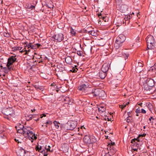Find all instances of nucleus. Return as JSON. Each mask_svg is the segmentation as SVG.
Instances as JSON below:
<instances>
[{
    "label": "nucleus",
    "instance_id": "1",
    "mask_svg": "<svg viewBox=\"0 0 156 156\" xmlns=\"http://www.w3.org/2000/svg\"><path fill=\"white\" fill-rule=\"evenodd\" d=\"M126 37L123 34H120L116 38L115 44V47L116 49L119 48L121 47L124 42L125 41Z\"/></svg>",
    "mask_w": 156,
    "mask_h": 156
},
{
    "label": "nucleus",
    "instance_id": "2",
    "mask_svg": "<svg viewBox=\"0 0 156 156\" xmlns=\"http://www.w3.org/2000/svg\"><path fill=\"white\" fill-rule=\"evenodd\" d=\"M96 141L95 136L93 135H85L83 138V141L86 144H93Z\"/></svg>",
    "mask_w": 156,
    "mask_h": 156
},
{
    "label": "nucleus",
    "instance_id": "3",
    "mask_svg": "<svg viewBox=\"0 0 156 156\" xmlns=\"http://www.w3.org/2000/svg\"><path fill=\"white\" fill-rule=\"evenodd\" d=\"M147 48L148 49H152L154 48V40L153 37L151 35H148L146 38Z\"/></svg>",
    "mask_w": 156,
    "mask_h": 156
},
{
    "label": "nucleus",
    "instance_id": "4",
    "mask_svg": "<svg viewBox=\"0 0 156 156\" xmlns=\"http://www.w3.org/2000/svg\"><path fill=\"white\" fill-rule=\"evenodd\" d=\"M77 125V123L76 122L73 121L68 122L65 124L64 126V129L65 130H73L74 129Z\"/></svg>",
    "mask_w": 156,
    "mask_h": 156
},
{
    "label": "nucleus",
    "instance_id": "5",
    "mask_svg": "<svg viewBox=\"0 0 156 156\" xmlns=\"http://www.w3.org/2000/svg\"><path fill=\"white\" fill-rule=\"evenodd\" d=\"M49 37H50L49 38V41H50V39L51 40H55L59 42L61 41L64 38L63 34L61 33L54 34L52 36H49Z\"/></svg>",
    "mask_w": 156,
    "mask_h": 156
},
{
    "label": "nucleus",
    "instance_id": "6",
    "mask_svg": "<svg viewBox=\"0 0 156 156\" xmlns=\"http://www.w3.org/2000/svg\"><path fill=\"white\" fill-rule=\"evenodd\" d=\"M144 90L146 91V92L147 94H153L156 92V89L153 87H150L147 86V85H144Z\"/></svg>",
    "mask_w": 156,
    "mask_h": 156
},
{
    "label": "nucleus",
    "instance_id": "7",
    "mask_svg": "<svg viewBox=\"0 0 156 156\" xmlns=\"http://www.w3.org/2000/svg\"><path fill=\"white\" fill-rule=\"evenodd\" d=\"M154 80L151 78H148L144 80V85H147L150 87H154Z\"/></svg>",
    "mask_w": 156,
    "mask_h": 156
},
{
    "label": "nucleus",
    "instance_id": "8",
    "mask_svg": "<svg viewBox=\"0 0 156 156\" xmlns=\"http://www.w3.org/2000/svg\"><path fill=\"white\" fill-rule=\"evenodd\" d=\"M16 56H12L10 57L8 59V61L7 64V66H9L10 67H14L12 66L13 63L16 62L17 60V58L16 57Z\"/></svg>",
    "mask_w": 156,
    "mask_h": 156
},
{
    "label": "nucleus",
    "instance_id": "9",
    "mask_svg": "<svg viewBox=\"0 0 156 156\" xmlns=\"http://www.w3.org/2000/svg\"><path fill=\"white\" fill-rule=\"evenodd\" d=\"M13 110L12 108H4L2 111V113L6 115H11L12 113Z\"/></svg>",
    "mask_w": 156,
    "mask_h": 156
},
{
    "label": "nucleus",
    "instance_id": "10",
    "mask_svg": "<svg viewBox=\"0 0 156 156\" xmlns=\"http://www.w3.org/2000/svg\"><path fill=\"white\" fill-rule=\"evenodd\" d=\"M131 143L134 146L137 147V148L140 147V146L141 145L140 143V140L138 139V137L137 138H134L132 140Z\"/></svg>",
    "mask_w": 156,
    "mask_h": 156
},
{
    "label": "nucleus",
    "instance_id": "11",
    "mask_svg": "<svg viewBox=\"0 0 156 156\" xmlns=\"http://www.w3.org/2000/svg\"><path fill=\"white\" fill-rule=\"evenodd\" d=\"M31 48V49H34L36 48L34 46V45H32L31 43L28 44L25 46V48L23 49H25L24 51H26V53L27 54L28 52L30 51V49L29 48Z\"/></svg>",
    "mask_w": 156,
    "mask_h": 156
},
{
    "label": "nucleus",
    "instance_id": "12",
    "mask_svg": "<svg viewBox=\"0 0 156 156\" xmlns=\"http://www.w3.org/2000/svg\"><path fill=\"white\" fill-rule=\"evenodd\" d=\"M49 87H50V90L51 91H57V86L55 82L51 83L49 82Z\"/></svg>",
    "mask_w": 156,
    "mask_h": 156
},
{
    "label": "nucleus",
    "instance_id": "13",
    "mask_svg": "<svg viewBox=\"0 0 156 156\" xmlns=\"http://www.w3.org/2000/svg\"><path fill=\"white\" fill-rule=\"evenodd\" d=\"M63 100L65 103L67 104L71 105L73 102V100L68 97H64Z\"/></svg>",
    "mask_w": 156,
    "mask_h": 156
},
{
    "label": "nucleus",
    "instance_id": "14",
    "mask_svg": "<svg viewBox=\"0 0 156 156\" xmlns=\"http://www.w3.org/2000/svg\"><path fill=\"white\" fill-rule=\"evenodd\" d=\"M110 65L109 63H105L102 66L101 71L107 73L109 68Z\"/></svg>",
    "mask_w": 156,
    "mask_h": 156
},
{
    "label": "nucleus",
    "instance_id": "15",
    "mask_svg": "<svg viewBox=\"0 0 156 156\" xmlns=\"http://www.w3.org/2000/svg\"><path fill=\"white\" fill-rule=\"evenodd\" d=\"M30 130L29 129V132L27 134L29 138L30 139H32L33 140L37 139V136L35 135V134L33 133L32 131H30Z\"/></svg>",
    "mask_w": 156,
    "mask_h": 156
},
{
    "label": "nucleus",
    "instance_id": "16",
    "mask_svg": "<svg viewBox=\"0 0 156 156\" xmlns=\"http://www.w3.org/2000/svg\"><path fill=\"white\" fill-rule=\"evenodd\" d=\"M26 153V151L22 148H21L17 152L18 156H27Z\"/></svg>",
    "mask_w": 156,
    "mask_h": 156
},
{
    "label": "nucleus",
    "instance_id": "17",
    "mask_svg": "<svg viewBox=\"0 0 156 156\" xmlns=\"http://www.w3.org/2000/svg\"><path fill=\"white\" fill-rule=\"evenodd\" d=\"M100 89L99 88L93 89H92L91 94L93 95L94 97H98Z\"/></svg>",
    "mask_w": 156,
    "mask_h": 156
},
{
    "label": "nucleus",
    "instance_id": "18",
    "mask_svg": "<svg viewBox=\"0 0 156 156\" xmlns=\"http://www.w3.org/2000/svg\"><path fill=\"white\" fill-rule=\"evenodd\" d=\"M6 67H4L3 68V69L4 70V72L5 73H8L11 70H14V67H10L9 66L6 65Z\"/></svg>",
    "mask_w": 156,
    "mask_h": 156
},
{
    "label": "nucleus",
    "instance_id": "19",
    "mask_svg": "<svg viewBox=\"0 0 156 156\" xmlns=\"http://www.w3.org/2000/svg\"><path fill=\"white\" fill-rule=\"evenodd\" d=\"M88 87V84L86 85L85 84H83L79 86L78 89L80 91H81L83 92H84L86 89Z\"/></svg>",
    "mask_w": 156,
    "mask_h": 156
},
{
    "label": "nucleus",
    "instance_id": "20",
    "mask_svg": "<svg viewBox=\"0 0 156 156\" xmlns=\"http://www.w3.org/2000/svg\"><path fill=\"white\" fill-rule=\"evenodd\" d=\"M128 9V6L126 5H122L120 7V10L122 12H126Z\"/></svg>",
    "mask_w": 156,
    "mask_h": 156
},
{
    "label": "nucleus",
    "instance_id": "21",
    "mask_svg": "<svg viewBox=\"0 0 156 156\" xmlns=\"http://www.w3.org/2000/svg\"><path fill=\"white\" fill-rule=\"evenodd\" d=\"M59 123L57 122L56 121H54L53 123L51 121H49V125L51 126V127H52V126H55V127L57 128L58 129L59 128Z\"/></svg>",
    "mask_w": 156,
    "mask_h": 156
},
{
    "label": "nucleus",
    "instance_id": "22",
    "mask_svg": "<svg viewBox=\"0 0 156 156\" xmlns=\"http://www.w3.org/2000/svg\"><path fill=\"white\" fill-rule=\"evenodd\" d=\"M107 73L104 72L102 71L100 72L99 73V76L101 79H104Z\"/></svg>",
    "mask_w": 156,
    "mask_h": 156
},
{
    "label": "nucleus",
    "instance_id": "23",
    "mask_svg": "<svg viewBox=\"0 0 156 156\" xmlns=\"http://www.w3.org/2000/svg\"><path fill=\"white\" fill-rule=\"evenodd\" d=\"M65 61L67 63L70 64L71 63L72 60L71 57L68 56L65 58Z\"/></svg>",
    "mask_w": 156,
    "mask_h": 156
},
{
    "label": "nucleus",
    "instance_id": "24",
    "mask_svg": "<svg viewBox=\"0 0 156 156\" xmlns=\"http://www.w3.org/2000/svg\"><path fill=\"white\" fill-rule=\"evenodd\" d=\"M23 131L24 134H27L28 132H29V129H31V128L28 126H23Z\"/></svg>",
    "mask_w": 156,
    "mask_h": 156
},
{
    "label": "nucleus",
    "instance_id": "25",
    "mask_svg": "<svg viewBox=\"0 0 156 156\" xmlns=\"http://www.w3.org/2000/svg\"><path fill=\"white\" fill-rule=\"evenodd\" d=\"M108 148H109L111 151L114 154L116 152V151L114 149V146L111 145L110 144H108Z\"/></svg>",
    "mask_w": 156,
    "mask_h": 156
},
{
    "label": "nucleus",
    "instance_id": "26",
    "mask_svg": "<svg viewBox=\"0 0 156 156\" xmlns=\"http://www.w3.org/2000/svg\"><path fill=\"white\" fill-rule=\"evenodd\" d=\"M105 94V91L100 89L98 97H104Z\"/></svg>",
    "mask_w": 156,
    "mask_h": 156
},
{
    "label": "nucleus",
    "instance_id": "27",
    "mask_svg": "<svg viewBox=\"0 0 156 156\" xmlns=\"http://www.w3.org/2000/svg\"><path fill=\"white\" fill-rule=\"evenodd\" d=\"M122 55L125 58V60L126 59H127L129 56V54L126 52H125L124 51H122Z\"/></svg>",
    "mask_w": 156,
    "mask_h": 156
},
{
    "label": "nucleus",
    "instance_id": "28",
    "mask_svg": "<svg viewBox=\"0 0 156 156\" xmlns=\"http://www.w3.org/2000/svg\"><path fill=\"white\" fill-rule=\"evenodd\" d=\"M139 64V66H137L136 69V70L139 73H141V71L139 70V68H141L143 67V64L140 63L139 62L138 63Z\"/></svg>",
    "mask_w": 156,
    "mask_h": 156
},
{
    "label": "nucleus",
    "instance_id": "29",
    "mask_svg": "<svg viewBox=\"0 0 156 156\" xmlns=\"http://www.w3.org/2000/svg\"><path fill=\"white\" fill-rule=\"evenodd\" d=\"M23 126H24L23 125L19 124H18L17 126H16L15 127L16 130H17L18 129H23Z\"/></svg>",
    "mask_w": 156,
    "mask_h": 156
},
{
    "label": "nucleus",
    "instance_id": "30",
    "mask_svg": "<svg viewBox=\"0 0 156 156\" xmlns=\"http://www.w3.org/2000/svg\"><path fill=\"white\" fill-rule=\"evenodd\" d=\"M26 120L27 121H29L30 120L32 119L33 118H34V117L33 116V115H30L26 116Z\"/></svg>",
    "mask_w": 156,
    "mask_h": 156
},
{
    "label": "nucleus",
    "instance_id": "31",
    "mask_svg": "<svg viewBox=\"0 0 156 156\" xmlns=\"http://www.w3.org/2000/svg\"><path fill=\"white\" fill-rule=\"evenodd\" d=\"M35 149L37 151H38L40 152H43V151L42 150V147L41 146H37L36 147Z\"/></svg>",
    "mask_w": 156,
    "mask_h": 156
},
{
    "label": "nucleus",
    "instance_id": "32",
    "mask_svg": "<svg viewBox=\"0 0 156 156\" xmlns=\"http://www.w3.org/2000/svg\"><path fill=\"white\" fill-rule=\"evenodd\" d=\"M21 48H22L20 47H14L12 48V50L14 51H15L17 50H20Z\"/></svg>",
    "mask_w": 156,
    "mask_h": 156
},
{
    "label": "nucleus",
    "instance_id": "33",
    "mask_svg": "<svg viewBox=\"0 0 156 156\" xmlns=\"http://www.w3.org/2000/svg\"><path fill=\"white\" fill-rule=\"evenodd\" d=\"M98 110L100 112H103L105 111V108L104 107H100L99 108H98Z\"/></svg>",
    "mask_w": 156,
    "mask_h": 156
},
{
    "label": "nucleus",
    "instance_id": "34",
    "mask_svg": "<svg viewBox=\"0 0 156 156\" xmlns=\"http://www.w3.org/2000/svg\"><path fill=\"white\" fill-rule=\"evenodd\" d=\"M77 70L78 69L76 68V66H75L74 67L72 68V69L70 70V71L73 73H76L77 72Z\"/></svg>",
    "mask_w": 156,
    "mask_h": 156
},
{
    "label": "nucleus",
    "instance_id": "35",
    "mask_svg": "<svg viewBox=\"0 0 156 156\" xmlns=\"http://www.w3.org/2000/svg\"><path fill=\"white\" fill-rule=\"evenodd\" d=\"M91 35L94 36H96L97 35V33L96 32H95L93 30H92V31L91 32Z\"/></svg>",
    "mask_w": 156,
    "mask_h": 156
},
{
    "label": "nucleus",
    "instance_id": "36",
    "mask_svg": "<svg viewBox=\"0 0 156 156\" xmlns=\"http://www.w3.org/2000/svg\"><path fill=\"white\" fill-rule=\"evenodd\" d=\"M51 66V67L50 68L52 70V71H53V72L54 69H55V68L54 69H53V68L55 66V64H53L52 62H51L50 63H49V66Z\"/></svg>",
    "mask_w": 156,
    "mask_h": 156
},
{
    "label": "nucleus",
    "instance_id": "37",
    "mask_svg": "<svg viewBox=\"0 0 156 156\" xmlns=\"http://www.w3.org/2000/svg\"><path fill=\"white\" fill-rule=\"evenodd\" d=\"M70 33L71 34H72V36H75L76 33V31L75 30L73 29L72 27L71 28Z\"/></svg>",
    "mask_w": 156,
    "mask_h": 156
},
{
    "label": "nucleus",
    "instance_id": "38",
    "mask_svg": "<svg viewBox=\"0 0 156 156\" xmlns=\"http://www.w3.org/2000/svg\"><path fill=\"white\" fill-rule=\"evenodd\" d=\"M48 148L47 149H45L44 150V156H47L48 155V154H47L46 153V152H48L49 151V146H48Z\"/></svg>",
    "mask_w": 156,
    "mask_h": 156
},
{
    "label": "nucleus",
    "instance_id": "39",
    "mask_svg": "<svg viewBox=\"0 0 156 156\" xmlns=\"http://www.w3.org/2000/svg\"><path fill=\"white\" fill-rule=\"evenodd\" d=\"M53 6L52 5H51V6H49V9H51V11L49 12V14H50L51 13H53V12L54 11L53 10Z\"/></svg>",
    "mask_w": 156,
    "mask_h": 156
},
{
    "label": "nucleus",
    "instance_id": "40",
    "mask_svg": "<svg viewBox=\"0 0 156 156\" xmlns=\"http://www.w3.org/2000/svg\"><path fill=\"white\" fill-rule=\"evenodd\" d=\"M130 18H131L130 16H127L125 18V19L126 21H128L127 24H128L129 22V20Z\"/></svg>",
    "mask_w": 156,
    "mask_h": 156
},
{
    "label": "nucleus",
    "instance_id": "41",
    "mask_svg": "<svg viewBox=\"0 0 156 156\" xmlns=\"http://www.w3.org/2000/svg\"><path fill=\"white\" fill-rule=\"evenodd\" d=\"M17 132L19 133H20L21 134H24V133L23 132V129H18L17 130Z\"/></svg>",
    "mask_w": 156,
    "mask_h": 156
},
{
    "label": "nucleus",
    "instance_id": "42",
    "mask_svg": "<svg viewBox=\"0 0 156 156\" xmlns=\"http://www.w3.org/2000/svg\"><path fill=\"white\" fill-rule=\"evenodd\" d=\"M127 105V104H125V103H124L123 105H119V107L122 109H123Z\"/></svg>",
    "mask_w": 156,
    "mask_h": 156
},
{
    "label": "nucleus",
    "instance_id": "43",
    "mask_svg": "<svg viewBox=\"0 0 156 156\" xmlns=\"http://www.w3.org/2000/svg\"><path fill=\"white\" fill-rule=\"evenodd\" d=\"M98 16L100 18H102L103 20H104L105 22L106 21L105 20V17H103L101 14V13H100V14H98Z\"/></svg>",
    "mask_w": 156,
    "mask_h": 156
},
{
    "label": "nucleus",
    "instance_id": "44",
    "mask_svg": "<svg viewBox=\"0 0 156 156\" xmlns=\"http://www.w3.org/2000/svg\"><path fill=\"white\" fill-rule=\"evenodd\" d=\"M150 50L148 51V53L149 52H151L152 51L153 53H156V48L155 49L154 48H153L152 49H149Z\"/></svg>",
    "mask_w": 156,
    "mask_h": 156
},
{
    "label": "nucleus",
    "instance_id": "45",
    "mask_svg": "<svg viewBox=\"0 0 156 156\" xmlns=\"http://www.w3.org/2000/svg\"><path fill=\"white\" fill-rule=\"evenodd\" d=\"M148 107L150 111H151V109H152V108H153V106L152 105L151 103H150L148 104Z\"/></svg>",
    "mask_w": 156,
    "mask_h": 156
},
{
    "label": "nucleus",
    "instance_id": "46",
    "mask_svg": "<svg viewBox=\"0 0 156 156\" xmlns=\"http://www.w3.org/2000/svg\"><path fill=\"white\" fill-rule=\"evenodd\" d=\"M129 118H131V116L129 115V116H128L126 119V122L128 123L131 122V120Z\"/></svg>",
    "mask_w": 156,
    "mask_h": 156
},
{
    "label": "nucleus",
    "instance_id": "47",
    "mask_svg": "<svg viewBox=\"0 0 156 156\" xmlns=\"http://www.w3.org/2000/svg\"><path fill=\"white\" fill-rule=\"evenodd\" d=\"M77 54L78 55L81 56L82 55V52L80 51H77Z\"/></svg>",
    "mask_w": 156,
    "mask_h": 156
},
{
    "label": "nucleus",
    "instance_id": "48",
    "mask_svg": "<svg viewBox=\"0 0 156 156\" xmlns=\"http://www.w3.org/2000/svg\"><path fill=\"white\" fill-rule=\"evenodd\" d=\"M135 146H134L133 145H132V148L133 150L135 151H137V150L138 149V148L137 147V148H136V147H134Z\"/></svg>",
    "mask_w": 156,
    "mask_h": 156
},
{
    "label": "nucleus",
    "instance_id": "49",
    "mask_svg": "<svg viewBox=\"0 0 156 156\" xmlns=\"http://www.w3.org/2000/svg\"><path fill=\"white\" fill-rule=\"evenodd\" d=\"M140 109L139 108H137L136 111V112L137 113H140Z\"/></svg>",
    "mask_w": 156,
    "mask_h": 156
},
{
    "label": "nucleus",
    "instance_id": "50",
    "mask_svg": "<svg viewBox=\"0 0 156 156\" xmlns=\"http://www.w3.org/2000/svg\"><path fill=\"white\" fill-rule=\"evenodd\" d=\"M146 134L145 133H143L142 134H140L139 135L138 137V138L139 137H140V136L144 137L146 136Z\"/></svg>",
    "mask_w": 156,
    "mask_h": 156
},
{
    "label": "nucleus",
    "instance_id": "51",
    "mask_svg": "<svg viewBox=\"0 0 156 156\" xmlns=\"http://www.w3.org/2000/svg\"><path fill=\"white\" fill-rule=\"evenodd\" d=\"M49 124V121H47V122L45 123L44 124H43V125H42V126H46V127H47V124Z\"/></svg>",
    "mask_w": 156,
    "mask_h": 156
},
{
    "label": "nucleus",
    "instance_id": "52",
    "mask_svg": "<svg viewBox=\"0 0 156 156\" xmlns=\"http://www.w3.org/2000/svg\"><path fill=\"white\" fill-rule=\"evenodd\" d=\"M141 112H142V113H144V114H145L146 113V111L144 109H141Z\"/></svg>",
    "mask_w": 156,
    "mask_h": 156
},
{
    "label": "nucleus",
    "instance_id": "53",
    "mask_svg": "<svg viewBox=\"0 0 156 156\" xmlns=\"http://www.w3.org/2000/svg\"><path fill=\"white\" fill-rule=\"evenodd\" d=\"M86 33H87L91 35V31H92V30H90V31H88L87 30H86Z\"/></svg>",
    "mask_w": 156,
    "mask_h": 156
},
{
    "label": "nucleus",
    "instance_id": "54",
    "mask_svg": "<svg viewBox=\"0 0 156 156\" xmlns=\"http://www.w3.org/2000/svg\"><path fill=\"white\" fill-rule=\"evenodd\" d=\"M54 31H51L50 33V36H53L54 34Z\"/></svg>",
    "mask_w": 156,
    "mask_h": 156
},
{
    "label": "nucleus",
    "instance_id": "55",
    "mask_svg": "<svg viewBox=\"0 0 156 156\" xmlns=\"http://www.w3.org/2000/svg\"><path fill=\"white\" fill-rule=\"evenodd\" d=\"M36 45L37 46V48H39L41 46V44L38 43L36 44Z\"/></svg>",
    "mask_w": 156,
    "mask_h": 156
},
{
    "label": "nucleus",
    "instance_id": "56",
    "mask_svg": "<svg viewBox=\"0 0 156 156\" xmlns=\"http://www.w3.org/2000/svg\"><path fill=\"white\" fill-rule=\"evenodd\" d=\"M152 119L153 120H154V118L153 117L151 116L150 118L149 119V120L151 122V120Z\"/></svg>",
    "mask_w": 156,
    "mask_h": 156
},
{
    "label": "nucleus",
    "instance_id": "57",
    "mask_svg": "<svg viewBox=\"0 0 156 156\" xmlns=\"http://www.w3.org/2000/svg\"><path fill=\"white\" fill-rule=\"evenodd\" d=\"M14 140L16 142H17L18 143H21L20 142V141H19V140H18V139H16L15 138L14 139Z\"/></svg>",
    "mask_w": 156,
    "mask_h": 156
},
{
    "label": "nucleus",
    "instance_id": "58",
    "mask_svg": "<svg viewBox=\"0 0 156 156\" xmlns=\"http://www.w3.org/2000/svg\"><path fill=\"white\" fill-rule=\"evenodd\" d=\"M46 116V115L44 114H42V115H41V118H42L43 116Z\"/></svg>",
    "mask_w": 156,
    "mask_h": 156
},
{
    "label": "nucleus",
    "instance_id": "59",
    "mask_svg": "<svg viewBox=\"0 0 156 156\" xmlns=\"http://www.w3.org/2000/svg\"><path fill=\"white\" fill-rule=\"evenodd\" d=\"M34 87H35V88L37 89L39 88L38 86L36 85H35L34 86Z\"/></svg>",
    "mask_w": 156,
    "mask_h": 156
},
{
    "label": "nucleus",
    "instance_id": "60",
    "mask_svg": "<svg viewBox=\"0 0 156 156\" xmlns=\"http://www.w3.org/2000/svg\"><path fill=\"white\" fill-rule=\"evenodd\" d=\"M111 144V145H112V146H114L115 144V142H112H112L111 143V144Z\"/></svg>",
    "mask_w": 156,
    "mask_h": 156
},
{
    "label": "nucleus",
    "instance_id": "61",
    "mask_svg": "<svg viewBox=\"0 0 156 156\" xmlns=\"http://www.w3.org/2000/svg\"><path fill=\"white\" fill-rule=\"evenodd\" d=\"M30 8H32V9H33L34 8H35V6H34V5H31L30 7Z\"/></svg>",
    "mask_w": 156,
    "mask_h": 156
},
{
    "label": "nucleus",
    "instance_id": "62",
    "mask_svg": "<svg viewBox=\"0 0 156 156\" xmlns=\"http://www.w3.org/2000/svg\"><path fill=\"white\" fill-rule=\"evenodd\" d=\"M131 112H128V113H127L128 115L129 116V115L131 114Z\"/></svg>",
    "mask_w": 156,
    "mask_h": 156
},
{
    "label": "nucleus",
    "instance_id": "63",
    "mask_svg": "<svg viewBox=\"0 0 156 156\" xmlns=\"http://www.w3.org/2000/svg\"><path fill=\"white\" fill-rule=\"evenodd\" d=\"M142 104H143V103H140L139 104H138V105H140V106L142 107Z\"/></svg>",
    "mask_w": 156,
    "mask_h": 156
},
{
    "label": "nucleus",
    "instance_id": "64",
    "mask_svg": "<svg viewBox=\"0 0 156 156\" xmlns=\"http://www.w3.org/2000/svg\"><path fill=\"white\" fill-rule=\"evenodd\" d=\"M49 152H52L53 151L52 150L51 151L50 150L51 147L50 146H49Z\"/></svg>",
    "mask_w": 156,
    "mask_h": 156
}]
</instances>
